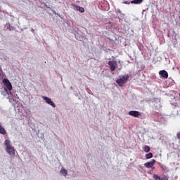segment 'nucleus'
Segmentation results:
<instances>
[{
    "mask_svg": "<svg viewBox=\"0 0 180 180\" xmlns=\"http://www.w3.org/2000/svg\"><path fill=\"white\" fill-rule=\"evenodd\" d=\"M60 174L63 175V176H67V175H68V171H67L65 169H62L60 172Z\"/></svg>",
    "mask_w": 180,
    "mask_h": 180,
    "instance_id": "obj_10",
    "label": "nucleus"
},
{
    "mask_svg": "<svg viewBox=\"0 0 180 180\" xmlns=\"http://www.w3.org/2000/svg\"><path fill=\"white\" fill-rule=\"evenodd\" d=\"M143 150L145 151V153H150V146L145 145L143 147Z\"/></svg>",
    "mask_w": 180,
    "mask_h": 180,
    "instance_id": "obj_12",
    "label": "nucleus"
},
{
    "mask_svg": "<svg viewBox=\"0 0 180 180\" xmlns=\"http://www.w3.org/2000/svg\"><path fill=\"white\" fill-rule=\"evenodd\" d=\"M118 63H119V64H120L121 63L120 60H119Z\"/></svg>",
    "mask_w": 180,
    "mask_h": 180,
    "instance_id": "obj_24",
    "label": "nucleus"
},
{
    "mask_svg": "<svg viewBox=\"0 0 180 180\" xmlns=\"http://www.w3.org/2000/svg\"><path fill=\"white\" fill-rule=\"evenodd\" d=\"M4 91L8 94V90H6V88H4Z\"/></svg>",
    "mask_w": 180,
    "mask_h": 180,
    "instance_id": "obj_21",
    "label": "nucleus"
},
{
    "mask_svg": "<svg viewBox=\"0 0 180 180\" xmlns=\"http://www.w3.org/2000/svg\"><path fill=\"white\" fill-rule=\"evenodd\" d=\"M124 4H127V1H124Z\"/></svg>",
    "mask_w": 180,
    "mask_h": 180,
    "instance_id": "obj_25",
    "label": "nucleus"
},
{
    "mask_svg": "<svg viewBox=\"0 0 180 180\" xmlns=\"http://www.w3.org/2000/svg\"><path fill=\"white\" fill-rule=\"evenodd\" d=\"M143 2V0H134L131 1V4H141Z\"/></svg>",
    "mask_w": 180,
    "mask_h": 180,
    "instance_id": "obj_14",
    "label": "nucleus"
},
{
    "mask_svg": "<svg viewBox=\"0 0 180 180\" xmlns=\"http://www.w3.org/2000/svg\"><path fill=\"white\" fill-rule=\"evenodd\" d=\"M129 78L130 76L129 75H125L124 76H120L119 78L116 80V82L119 85V86H124V84L129 81Z\"/></svg>",
    "mask_w": 180,
    "mask_h": 180,
    "instance_id": "obj_2",
    "label": "nucleus"
},
{
    "mask_svg": "<svg viewBox=\"0 0 180 180\" xmlns=\"http://www.w3.org/2000/svg\"><path fill=\"white\" fill-rule=\"evenodd\" d=\"M0 77H2V69L0 68Z\"/></svg>",
    "mask_w": 180,
    "mask_h": 180,
    "instance_id": "obj_18",
    "label": "nucleus"
},
{
    "mask_svg": "<svg viewBox=\"0 0 180 180\" xmlns=\"http://www.w3.org/2000/svg\"><path fill=\"white\" fill-rule=\"evenodd\" d=\"M128 115H129V116H132V117H139V116H141V112L136 110H131L128 112Z\"/></svg>",
    "mask_w": 180,
    "mask_h": 180,
    "instance_id": "obj_6",
    "label": "nucleus"
},
{
    "mask_svg": "<svg viewBox=\"0 0 180 180\" xmlns=\"http://www.w3.org/2000/svg\"><path fill=\"white\" fill-rule=\"evenodd\" d=\"M162 180H168V177L162 178Z\"/></svg>",
    "mask_w": 180,
    "mask_h": 180,
    "instance_id": "obj_19",
    "label": "nucleus"
},
{
    "mask_svg": "<svg viewBox=\"0 0 180 180\" xmlns=\"http://www.w3.org/2000/svg\"><path fill=\"white\" fill-rule=\"evenodd\" d=\"M153 178L155 180H162L161 176H158V174H153Z\"/></svg>",
    "mask_w": 180,
    "mask_h": 180,
    "instance_id": "obj_15",
    "label": "nucleus"
},
{
    "mask_svg": "<svg viewBox=\"0 0 180 180\" xmlns=\"http://www.w3.org/2000/svg\"><path fill=\"white\" fill-rule=\"evenodd\" d=\"M176 137L180 141V131L176 134Z\"/></svg>",
    "mask_w": 180,
    "mask_h": 180,
    "instance_id": "obj_17",
    "label": "nucleus"
},
{
    "mask_svg": "<svg viewBox=\"0 0 180 180\" xmlns=\"http://www.w3.org/2000/svg\"><path fill=\"white\" fill-rule=\"evenodd\" d=\"M159 75H161L162 78H168V72H167L166 70H160L159 72Z\"/></svg>",
    "mask_w": 180,
    "mask_h": 180,
    "instance_id": "obj_8",
    "label": "nucleus"
},
{
    "mask_svg": "<svg viewBox=\"0 0 180 180\" xmlns=\"http://www.w3.org/2000/svg\"><path fill=\"white\" fill-rule=\"evenodd\" d=\"M150 168H152V169H155V167H154V166H153V167H150Z\"/></svg>",
    "mask_w": 180,
    "mask_h": 180,
    "instance_id": "obj_22",
    "label": "nucleus"
},
{
    "mask_svg": "<svg viewBox=\"0 0 180 180\" xmlns=\"http://www.w3.org/2000/svg\"><path fill=\"white\" fill-rule=\"evenodd\" d=\"M42 98L44 99V101H45L46 103L50 105V106H52V108H56V104L54 103V102H53V101H51V98L46 97L44 96H42Z\"/></svg>",
    "mask_w": 180,
    "mask_h": 180,
    "instance_id": "obj_5",
    "label": "nucleus"
},
{
    "mask_svg": "<svg viewBox=\"0 0 180 180\" xmlns=\"http://www.w3.org/2000/svg\"><path fill=\"white\" fill-rule=\"evenodd\" d=\"M117 12H118V13H122V11H120V10H118Z\"/></svg>",
    "mask_w": 180,
    "mask_h": 180,
    "instance_id": "obj_20",
    "label": "nucleus"
},
{
    "mask_svg": "<svg viewBox=\"0 0 180 180\" xmlns=\"http://www.w3.org/2000/svg\"><path fill=\"white\" fill-rule=\"evenodd\" d=\"M108 65L110 67V71L113 72L115 71V70H116V68L117 67V62H116L115 60H109Z\"/></svg>",
    "mask_w": 180,
    "mask_h": 180,
    "instance_id": "obj_3",
    "label": "nucleus"
},
{
    "mask_svg": "<svg viewBox=\"0 0 180 180\" xmlns=\"http://www.w3.org/2000/svg\"><path fill=\"white\" fill-rule=\"evenodd\" d=\"M4 146L6 147V151L9 154V155H15V148L11 146V141L9 139L5 140Z\"/></svg>",
    "mask_w": 180,
    "mask_h": 180,
    "instance_id": "obj_1",
    "label": "nucleus"
},
{
    "mask_svg": "<svg viewBox=\"0 0 180 180\" xmlns=\"http://www.w3.org/2000/svg\"><path fill=\"white\" fill-rule=\"evenodd\" d=\"M155 165V160L153 159L150 162H148L144 164V167L146 168H153Z\"/></svg>",
    "mask_w": 180,
    "mask_h": 180,
    "instance_id": "obj_7",
    "label": "nucleus"
},
{
    "mask_svg": "<svg viewBox=\"0 0 180 180\" xmlns=\"http://www.w3.org/2000/svg\"><path fill=\"white\" fill-rule=\"evenodd\" d=\"M0 134H6V130H5L2 125H0Z\"/></svg>",
    "mask_w": 180,
    "mask_h": 180,
    "instance_id": "obj_11",
    "label": "nucleus"
},
{
    "mask_svg": "<svg viewBox=\"0 0 180 180\" xmlns=\"http://www.w3.org/2000/svg\"><path fill=\"white\" fill-rule=\"evenodd\" d=\"M75 6L77 11H79V12H81L82 13H84L85 12V8H84L83 7H81L79 6H75Z\"/></svg>",
    "mask_w": 180,
    "mask_h": 180,
    "instance_id": "obj_9",
    "label": "nucleus"
},
{
    "mask_svg": "<svg viewBox=\"0 0 180 180\" xmlns=\"http://www.w3.org/2000/svg\"><path fill=\"white\" fill-rule=\"evenodd\" d=\"M160 168H162V169L163 171H167V168L166 167V166L164 165H160Z\"/></svg>",
    "mask_w": 180,
    "mask_h": 180,
    "instance_id": "obj_16",
    "label": "nucleus"
},
{
    "mask_svg": "<svg viewBox=\"0 0 180 180\" xmlns=\"http://www.w3.org/2000/svg\"><path fill=\"white\" fill-rule=\"evenodd\" d=\"M146 160H150V158H153V153H149L146 154Z\"/></svg>",
    "mask_w": 180,
    "mask_h": 180,
    "instance_id": "obj_13",
    "label": "nucleus"
},
{
    "mask_svg": "<svg viewBox=\"0 0 180 180\" xmlns=\"http://www.w3.org/2000/svg\"><path fill=\"white\" fill-rule=\"evenodd\" d=\"M3 84L6 86V88H7V89L8 91H12V83H11V82L9 81V79H3Z\"/></svg>",
    "mask_w": 180,
    "mask_h": 180,
    "instance_id": "obj_4",
    "label": "nucleus"
},
{
    "mask_svg": "<svg viewBox=\"0 0 180 180\" xmlns=\"http://www.w3.org/2000/svg\"><path fill=\"white\" fill-rule=\"evenodd\" d=\"M2 95H4L5 96V95H6L5 93L2 92L1 93Z\"/></svg>",
    "mask_w": 180,
    "mask_h": 180,
    "instance_id": "obj_23",
    "label": "nucleus"
}]
</instances>
